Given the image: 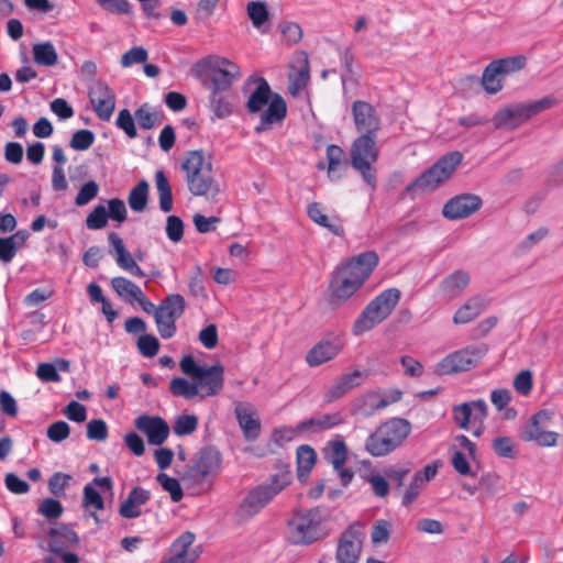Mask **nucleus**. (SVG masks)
<instances>
[{"label": "nucleus", "instance_id": "1", "mask_svg": "<svg viewBox=\"0 0 563 563\" xmlns=\"http://www.w3.org/2000/svg\"><path fill=\"white\" fill-rule=\"evenodd\" d=\"M276 473L269 478L251 489L236 509V516L241 520H247L257 515L273 498L285 489L292 479L289 466L282 461L276 463Z\"/></svg>", "mask_w": 563, "mask_h": 563}, {"label": "nucleus", "instance_id": "2", "mask_svg": "<svg viewBox=\"0 0 563 563\" xmlns=\"http://www.w3.org/2000/svg\"><path fill=\"white\" fill-rule=\"evenodd\" d=\"M249 81H255L258 85L246 101L247 111L257 113L268 106L261 115L260 124L255 126V132L262 133L286 118L287 104L280 95L272 92L268 82L263 77H250Z\"/></svg>", "mask_w": 563, "mask_h": 563}, {"label": "nucleus", "instance_id": "3", "mask_svg": "<svg viewBox=\"0 0 563 563\" xmlns=\"http://www.w3.org/2000/svg\"><path fill=\"white\" fill-rule=\"evenodd\" d=\"M191 74L210 92L231 91L241 77L240 67L224 57H205L191 67Z\"/></svg>", "mask_w": 563, "mask_h": 563}, {"label": "nucleus", "instance_id": "4", "mask_svg": "<svg viewBox=\"0 0 563 563\" xmlns=\"http://www.w3.org/2000/svg\"><path fill=\"white\" fill-rule=\"evenodd\" d=\"M329 533L319 507L297 511L288 520L287 540L294 545H310Z\"/></svg>", "mask_w": 563, "mask_h": 563}, {"label": "nucleus", "instance_id": "5", "mask_svg": "<svg viewBox=\"0 0 563 563\" xmlns=\"http://www.w3.org/2000/svg\"><path fill=\"white\" fill-rule=\"evenodd\" d=\"M463 155L452 151L441 156L430 168L406 186L405 191L411 197L437 189L449 180L462 163Z\"/></svg>", "mask_w": 563, "mask_h": 563}, {"label": "nucleus", "instance_id": "6", "mask_svg": "<svg viewBox=\"0 0 563 563\" xmlns=\"http://www.w3.org/2000/svg\"><path fill=\"white\" fill-rule=\"evenodd\" d=\"M556 99L547 96L528 103H517L498 110L493 117L496 129H516L530 120L532 117L552 108Z\"/></svg>", "mask_w": 563, "mask_h": 563}, {"label": "nucleus", "instance_id": "7", "mask_svg": "<svg viewBox=\"0 0 563 563\" xmlns=\"http://www.w3.org/2000/svg\"><path fill=\"white\" fill-rule=\"evenodd\" d=\"M222 454L214 445L201 448L195 455L192 464L186 470L183 479L191 485L211 484L212 478L220 472Z\"/></svg>", "mask_w": 563, "mask_h": 563}, {"label": "nucleus", "instance_id": "8", "mask_svg": "<svg viewBox=\"0 0 563 563\" xmlns=\"http://www.w3.org/2000/svg\"><path fill=\"white\" fill-rule=\"evenodd\" d=\"M350 154L353 168L362 175L366 184L374 187L376 176L372 165L378 156L376 134H361L352 143Z\"/></svg>", "mask_w": 563, "mask_h": 563}, {"label": "nucleus", "instance_id": "9", "mask_svg": "<svg viewBox=\"0 0 563 563\" xmlns=\"http://www.w3.org/2000/svg\"><path fill=\"white\" fill-rule=\"evenodd\" d=\"M487 352L488 347L484 343L466 346L443 357L435 365L434 371L438 375H452L470 371L483 360Z\"/></svg>", "mask_w": 563, "mask_h": 563}, {"label": "nucleus", "instance_id": "10", "mask_svg": "<svg viewBox=\"0 0 563 563\" xmlns=\"http://www.w3.org/2000/svg\"><path fill=\"white\" fill-rule=\"evenodd\" d=\"M186 307V300L180 294H170L161 300L155 309V323L163 339L176 334V320L184 314Z\"/></svg>", "mask_w": 563, "mask_h": 563}, {"label": "nucleus", "instance_id": "11", "mask_svg": "<svg viewBox=\"0 0 563 563\" xmlns=\"http://www.w3.org/2000/svg\"><path fill=\"white\" fill-rule=\"evenodd\" d=\"M526 66V57L521 55L500 58L490 62L483 71L482 86L489 95H495L503 89L504 76L521 70Z\"/></svg>", "mask_w": 563, "mask_h": 563}, {"label": "nucleus", "instance_id": "12", "mask_svg": "<svg viewBox=\"0 0 563 563\" xmlns=\"http://www.w3.org/2000/svg\"><path fill=\"white\" fill-rule=\"evenodd\" d=\"M551 421V412L540 410L522 427L520 438L525 442H536L540 446H554L559 434L554 431H547L545 427Z\"/></svg>", "mask_w": 563, "mask_h": 563}, {"label": "nucleus", "instance_id": "13", "mask_svg": "<svg viewBox=\"0 0 563 563\" xmlns=\"http://www.w3.org/2000/svg\"><path fill=\"white\" fill-rule=\"evenodd\" d=\"M363 539L364 526L358 521L344 530L336 547V562L357 563L362 551Z\"/></svg>", "mask_w": 563, "mask_h": 563}, {"label": "nucleus", "instance_id": "14", "mask_svg": "<svg viewBox=\"0 0 563 563\" xmlns=\"http://www.w3.org/2000/svg\"><path fill=\"white\" fill-rule=\"evenodd\" d=\"M387 318V290L382 291L371 300L358 318L354 321L352 331L361 335L383 322Z\"/></svg>", "mask_w": 563, "mask_h": 563}, {"label": "nucleus", "instance_id": "15", "mask_svg": "<svg viewBox=\"0 0 563 563\" xmlns=\"http://www.w3.org/2000/svg\"><path fill=\"white\" fill-rule=\"evenodd\" d=\"M377 263V254L373 251H367L351 257L336 267L361 287L369 277Z\"/></svg>", "mask_w": 563, "mask_h": 563}, {"label": "nucleus", "instance_id": "16", "mask_svg": "<svg viewBox=\"0 0 563 563\" xmlns=\"http://www.w3.org/2000/svg\"><path fill=\"white\" fill-rule=\"evenodd\" d=\"M487 416L488 407L483 399L463 402L452 407L453 421L460 429L465 431L471 429V424H483Z\"/></svg>", "mask_w": 563, "mask_h": 563}, {"label": "nucleus", "instance_id": "17", "mask_svg": "<svg viewBox=\"0 0 563 563\" xmlns=\"http://www.w3.org/2000/svg\"><path fill=\"white\" fill-rule=\"evenodd\" d=\"M88 97L97 117L109 121L115 109V95L103 81L95 82L88 91Z\"/></svg>", "mask_w": 563, "mask_h": 563}, {"label": "nucleus", "instance_id": "18", "mask_svg": "<svg viewBox=\"0 0 563 563\" xmlns=\"http://www.w3.org/2000/svg\"><path fill=\"white\" fill-rule=\"evenodd\" d=\"M482 205L483 201L479 196L462 194L451 198L444 203L442 214L449 220H460L478 211Z\"/></svg>", "mask_w": 563, "mask_h": 563}, {"label": "nucleus", "instance_id": "19", "mask_svg": "<svg viewBox=\"0 0 563 563\" xmlns=\"http://www.w3.org/2000/svg\"><path fill=\"white\" fill-rule=\"evenodd\" d=\"M194 380L197 384V394L201 400L206 397L217 396L224 385V367L220 363L210 367L206 366L202 374Z\"/></svg>", "mask_w": 563, "mask_h": 563}, {"label": "nucleus", "instance_id": "20", "mask_svg": "<svg viewBox=\"0 0 563 563\" xmlns=\"http://www.w3.org/2000/svg\"><path fill=\"white\" fill-rule=\"evenodd\" d=\"M134 424L152 445H162L170 432L168 423L158 416L142 415L135 419Z\"/></svg>", "mask_w": 563, "mask_h": 563}, {"label": "nucleus", "instance_id": "21", "mask_svg": "<svg viewBox=\"0 0 563 563\" xmlns=\"http://www.w3.org/2000/svg\"><path fill=\"white\" fill-rule=\"evenodd\" d=\"M355 128L360 134H376L380 128L376 109L368 102L356 100L352 104Z\"/></svg>", "mask_w": 563, "mask_h": 563}, {"label": "nucleus", "instance_id": "22", "mask_svg": "<svg viewBox=\"0 0 563 563\" xmlns=\"http://www.w3.org/2000/svg\"><path fill=\"white\" fill-rule=\"evenodd\" d=\"M329 289L330 305L338 307L353 296L360 289V286L335 267L331 275Z\"/></svg>", "mask_w": 563, "mask_h": 563}, {"label": "nucleus", "instance_id": "23", "mask_svg": "<svg viewBox=\"0 0 563 563\" xmlns=\"http://www.w3.org/2000/svg\"><path fill=\"white\" fill-rule=\"evenodd\" d=\"M234 413L246 441H255L261 433V421L250 402L238 401Z\"/></svg>", "mask_w": 563, "mask_h": 563}, {"label": "nucleus", "instance_id": "24", "mask_svg": "<svg viewBox=\"0 0 563 563\" xmlns=\"http://www.w3.org/2000/svg\"><path fill=\"white\" fill-rule=\"evenodd\" d=\"M366 377V374L360 369H355L352 373L343 374L339 379L325 391L324 401L332 404L338 399L345 396L352 389L362 385Z\"/></svg>", "mask_w": 563, "mask_h": 563}, {"label": "nucleus", "instance_id": "25", "mask_svg": "<svg viewBox=\"0 0 563 563\" xmlns=\"http://www.w3.org/2000/svg\"><path fill=\"white\" fill-rule=\"evenodd\" d=\"M342 347L343 344L339 338L320 341L307 353L306 361L311 367H317L334 358Z\"/></svg>", "mask_w": 563, "mask_h": 563}, {"label": "nucleus", "instance_id": "26", "mask_svg": "<svg viewBox=\"0 0 563 563\" xmlns=\"http://www.w3.org/2000/svg\"><path fill=\"white\" fill-rule=\"evenodd\" d=\"M211 168L212 165L208 162L207 169L197 173L194 178L186 175L188 189L194 196H207L209 194L214 196L219 192V187L211 175Z\"/></svg>", "mask_w": 563, "mask_h": 563}, {"label": "nucleus", "instance_id": "27", "mask_svg": "<svg viewBox=\"0 0 563 563\" xmlns=\"http://www.w3.org/2000/svg\"><path fill=\"white\" fill-rule=\"evenodd\" d=\"M151 499V492L136 486L133 487L128 498L121 504L119 514L125 519H134L141 516L140 507L145 505Z\"/></svg>", "mask_w": 563, "mask_h": 563}, {"label": "nucleus", "instance_id": "28", "mask_svg": "<svg viewBox=\"0 0 563 563\" xmlns=\"http://www.w3.org/2000/svg\"><path fill=\"white\" fill-rule=\"evenodd\" d=\"M48 536L51 538L48 542L51 552H60V549H67L79 543L78 534L67 525L51 528Z\"/></svg>", "mask_w": 563, "mask_h": 563}, {"label": "nucleus", "instance_id": "29", "mask_svg": "<svg viewBox=\"0 0 563 563\" xmlns=\"http://www.w3.org/2000/svg\"><path fill=\"white\" fill-rule=\"evenodd\" d=\"M342 422L343 418L340 412L324 413L301 421L297 426V430L299 432L317 433L323 430L334 428L341 424Z\"/></svg>", "mask_w": 563, "mask_h": 563}, {"label": "nucleus", "instance_id": "30", "mask_svg": "<svg viewBox=\"0 0 563 563\" xmlns=\"http://www.w3.org/2000/svg\"><path fill=\"white\" fill-rule=\"evenodd\" d=\"M297 60L300 66L296 71H291L289 74L288 85V91L294 97L298 96L303 89H306L310 79V66L307 53H298Z\"/></svg>", "mask_w": 563, "mask_h": 563}, {"label": "nucleus", "instance_id": "31", "mask_svg": "<svg viewBox=\"0 0 563 563\" xmlns=\"http://www.w3.org/2000/svg\"><path fill=\"white\" fill-rule=\"evenodd\" d=\"M471 283L468 272L459 269L448 275L440 284V290L449 299L457 298Z\"/></svg>", "mask_w": 563, "mask_h": 563}, {"label": "nucleus", "instance_id": "32", "mask_svg": "<svg viewBox=\"0 0 563 563\" xmlns=\"http://www.w3.org/2000/svg\"><path fill=\"white\" fill-rule=\"evenodd\" d=\"M307 214L311 221L319 224L322 228L328 229L331 233L342 238L344 235V228L339 217H332L331 219L323 213L321 205L319 202H311L307 207Z\"/></svg>", "mask_w": 563, "mask_h": 563}, {"label": "nucleus", "instance_id": "33", "mask_svg": "<svg viewBox=\"0 0 563 563\" xmlns=\"http://www.w3.org/2000/svg\"><path fill=\"white\" fill-rule=\"evenodd\" d=\"M324 459L332 464L334 470L344 466L347 457V446L341 435L330 440L322 450Z\"/></svg>", "mask_w": 563, "mask_h": 563}, {"label": "nucleus", "instance_id": "34", "mask_svg": "<svg viewBox=\"0 0 563 563\" xmlns=\"http://www.w3.org/2000/svg\"><path fill=\"white\" fill-rule=\"evenodd\" d=\"M486 300L481 296L470 298L463 306H461L453 317L455 324L468 323L477 318L486 308Z\"/></svg>", "mask_w": 563, "mask_h": 563}, {"label": "nucleus", "instance_id": "35", "mask_svg": "<svg viewBox=\"0 0 563 563\" xmlns=\"http://www.w3.org/2000/svg\"><path fill=\"white\" fill-rule=\"evenodd\" d=\"M209 109L212 112L211 119H224L233 112V95L231 91L210 92Z\"/></svg>", "mask_w": 563, "mask_h": 563}, {"label": "nucleus", "instance_id": "36", "mask_svg": "<svg viewBox=\"0 0 563 563\" xmlns=\"http://www.w3.org/2000/svg\"><path fill=\"white\" fill-rule=\"evenodd\" d=\"M411 422L405 418L389 419V452L397 449L411 433Z\"/></svg>", "mask_w": 563, "mask_h": 563}, {"label": "nucleus", "instance_id": "37", "mask_svg": "<svg viewBox=\"0 0 563 563\" xmlns=\"http://www.w3.org/2000/svg\"><path fill=\"white\" fill-rule=\"evenodd\" d=\"M317 461V453L310 445H300L297 449V477L305 483Z\"/></svg>", "mask_w": 563, "mask_h": 563}, {"label": "nucleus", "instance_id": "38", "mask_svg": "<svg viewBox=\"0 0 563 563\" xmlns=\"http://www.w3.org/2000/svg\"><path fill=\"white\" fill-rule=\"evenodd\" d=\"M32 53L34 62L40 66L52 67L58 62L56 48L49 41L34 44Z\"/></svg>", "mask_w": 563, "mask_h": 563}, {"label": "nucleus", "instance_id": "39", "mask_svg": "<svg viewBox=\"0 0 563 563\" xmlns=\"http://www.w3.org/2000/svg\"><path fill=\"white\" fill-rule=\"evenodd\" d=\"M108 241L112 250L115 252V263L123 271H128L134 265L135 260L124 246L123 240L114 232L108 234Z\"/></svg>", "mask_w": 563, "mask_h": 563}, {"label": "nucleus", "instance_id": "40", "mask_svg": "<svg viewBox=\"0 0 563 563\" xmlns=\"http://www.w3.org/2000/svg\"><path fill=\"white\" fill-rule=\"evenodd\" d=\"M156 188L159 197V208L163 212H169L173 209V192L167 177L163 170L155 173Z\"/></svg>", "mask_w": 563, "mask_h": 563}, {"label": "nucleus", "instance_id": "41", "mask_svg": "<svg viewBox=\"0 0 563 563\" xmlns=\"http://www.w3.org/2000/svg\"><path fill=\"white\" fill-rule=\"evenodd\" d=\"M148 200V183L141 180L133 187L129 194L128 202L130 208L135 212L145 210Z\"/></svg>", "mask_w": 563, "mask_h": 563}, {"label": "nucleus", "instance_id": "42", "mask_svg": "<svg viewBox=\"0 0 563 563\" xmlns=\"http://www.w3.org/2000/svg\"><path fill=\"white\" fill-rule=\"evenodd\" d=\"M386 422L382 423L376 432L371 434L366 441V450L374 456L387 454V431H385Z\"/></svg>", "mask_w": 563, "mask_h": 563}, {"label": "nucleus", "instance_id": "43", "mask_svg": "<svg viewBox=\"0 0 563 563\" xmlns=\"http://www.w3.org/2000/svg\"><path fill=\"white\" fill-rule=\"evenodd\" d=\"M385 407H387V397L376 391H369L363 397V404L360 407V412L365 417H369Z\"/></svg>", "mask_w": 563, "mask_h": 563}, {"label": "nucleus", "instance_id": "44", "mask_svg": "<svg viewBox=\"0 0 563 563\" xmlns=\"http://www.w3.org/2000/svg\"><path fill=\"white\" fill-rule=\"evenodd\" d=\"M181 169L190 178H194L197 173H201L207 169V163L205 161L202 151H189L187 157L181 165Z\"/></svg>", "mask_w": 563, "mask_h": 563}, {"label": "nucleus", "instance_id": "45", "mask_svg": "<svg viewBox=\"0 0 563 563\" xmlns=\"http://www.w3.org/2000/svg\"><path fill=\"white\" fill-rule=\"evenodd\" d=\"M169 391L177 397H184L185 399H192L197 394V384L195 380L188 382L183 377H175L169 383Z\"/></svg>", "mask_w": 563, "mask_h": 563}, {"label": "nucleus", "instance_id": "46", "mask_svg": "<svg viewBox=\"0 0 563 563\" xmlns=\"http://www.w3.org/2000/svg\"><path fill=\"white\" fill-rule=\"evenodd\" d=\"M134 118L137 120L139 125L144 130H151L162 122V118L158 117L156 111H152L147 103L140 106L135 110Z\"/></svg>", "mask_w": 563, "mask_h": 563}, {"label": "nucleus", "instance_id": "47", "mask_svg": "<svg viewBox=\"0 0 563 563\" xmlns=\"http://www.w3.org/2000/svg\"><path fill=\"white\" fill-rule=\"evenodd\" d=\"M156 481L161 484L165 492L169 493L170 499L174 503H178L183 499L184 492L177 478L170 477L165 473H159L156 476Z\"/></svg>", "mask_w": 563, "mask_h": 563}, {"label": "nucleus", "instance_id": "48", "mask_svg": "<svg viewBox=\"0 0 563 563\" xmlns=\"http://www.w3.org/2000/svg\"><path fill=\"white\" fill-rule=\"evenodd\" d=\"M246 12L253 25L257 29H260L269 18L267 5L262 1L249 2Z\"/></svg>", "mask_w": 563, "mask_h": 563}, {"label": "nucleus", "instance_id": "49", "mask_svg": "<svg viewBox=\"0 0 563 563\" xmlns=\"http://www.w3.org/2000/svg\"><path fill=\"white\" fill-rule=\"evenodd\" d=\"M198 428V418L195 415H180L176 418L173 431L178 437L189 435Z\"/></svg>", "mask_w": 563, "mask_h": 563}, {"label": "nucleus", "instance_id": "50", "mask_svg": "<svg viewBox=\"0 0 563 563\" xmlns=\"http://www.w3.org/2000/svg\"><path fill=\"white\" fill-rule=\"evenodd\" d=\"M494 452L505 459H515L517 450L514 440L510 437H497L492 442Z\"/></svg>", "mask_w": 563, "mask_h": 563}, {"label": "nucleus", "instance_id": "51", "mask_svg": "<svg viewBox=\"0 0 563 563\" xmlns=\"http://www.w3.org/2000/svg\"><path fill=\"white\" fill-rule=\"evenodd\" d=\"M108 224L107 209L102 205L96 206L86 218V227L89 230H101Z\"/></svg>", "mask_w": 563, "mask_h": 563}, {"label": "nucleus", "instance_id": "52", "mask_svg": "<svg viewBox=\"0 0 563 563\" xmlns=\"http://www.w3.org/2000/svg\"><path fill=\"white\" fill-rule=\"evenodd\" d=\"M95 133L90 130H78L76 131L69 142V146L75 151H86L95 142Z\"/></svg>", "mask_w": 563, "mask_h": 563}, {"label": "nucleus", "instance_id": "53", "mask_svg": "<svg viewBox=\"0 0 563 563\" xmlns=\"http://www.w3.org/2000/svg\"><path fill=\"white\" fill-rule=\"evenodd\" d=\"M328 158V173L331 176L332 173L341 165H347L345 152L339 145L331 144L327 147Z\"/></svg>", "mask_w": 563, "mask_h": 563}, {"label": "nucleus", "instance_id": "54", "mask_svg": "<svg viewBox=\"0 0 563 563\" xmlns=\"http://www.w3.org/2000/svg\"><path fill=\"white\" fill-rule=\"evenodd\" d=\"M137 349L145 357H154L159 350V341L152 334H143L137 339Z\"/></svg>", "mask_w": 563, "mask_h": 563}, {"label": "nucleus", "instance_id": "55", "mask_svg": "<svg viewBox=\"0 0 563 563\" xmlns=\"http://www.w3.org/2000/svg\"><path fill=\"white\" fill-rule=\"evenodd\" d=\"M71 476L62 472L54 473L48 479V490L56 497L65 496V489Z\"/></svg>", "mask_w": 563, "mask_h": 563}, {"label": "nucleus", "instance_id": "56", "mask_svg": "<svg viewBox=\"0 0 563 563\" xmlns=\"http://www.w3.org/2000/svg\"><path fill=\"white\" fill-rule=\"evenodd\" d=\"M423 486L424 485L422 484V475L420 472H417L413 475L409 484V487L405 490L402 495L401 504L406 507L410 506L419 496Z\"/></svg>", "mask_w": 563, "mask_h": 563}, {"label": "nucleus", "instance_id": "57", "mask_svg": "<svg viewBox=\"0 0 563 563\" xmlns=\"http://www.w3.org/2000/svg\"><path fill=\"white\" fill-rule=\"evenodd\" d=\"M165 230L167 238L172 242L178 243L184 236V221L178 216H168Z\"/></svg>", "mask_w": 563, "mask_h": 563}, {"label": "nucleus", "instance_id": "58", "mask_svg": "<svg viewBox=\"0 0 563 563\" xmlns=\"http://www.w3.org/2000/svg\"><path fill=\"white\" fill-rule=\"evenodd\" d=\"M115 124L119 129L123 130L130 139L137 136L134 118L128 109H122L119 112Z\"/></svg>", "mask_w": 563, "mask_h": 563}, {"label": "nucleus", "instance_id": "59", "mask_svg": "<svg viewBox=\"0 0 563 563\" xmlns=\"http://www.w3.org/2000/svg\"><path fill=\"white\" fill-rule=\"evenodd\" d=\"M108 219H112L119 223H122L128 218V210L125 203L120 198H112L108 200Z\"/></svg>", "mask_w": 563, "mask_h": 563}, {"label": "nucleus", "instance_id": "60", "mask_svg": "<svg viewBox=\"0 0 563 563\" xmlns=\"http://www.w3.org/2000/svg\"><path fill=\"white\" fill-rule=\"evenodd\" d=\"M148 57L147 51L142 46H134L121 57L122 67H131L133 64L144 63Z\"/></svg>", "mask_w": 563, "mask_h": 563}, {"label": "nucleus", "instance_id": "61", "mask_svg": "<svg viewBox=\"0 0 563 563\" xmlns=\"http://www.w3.org/2000/svg\"><path fill=\"white\" fill-rule=\"evenodd\" d=\"M87 438L95 441H104L108 438V426L102 419H93L87 424Z\"/></svg>", "mask_w": 563, "mask_h": 563}, {"label": "nucleus", "instance_id": "62", "mask_svg": "<svg viewBox=\"0 0 563 563\" xmlns=\"http://www.w3.org/2000/svg\"><path fill=\"white\" fill-rule=\"evenodd\" d=\"M98 191H99V186L95 180L87 181L79 189V192L75 198V203L79 207L87 205L95 197H97Z\"/></svg>", "mask_w": 563, "mask_h": 563}, {"label": "nucleus", "instance_id": "63", "mask_svg": "<svg viewBox=\"0 0 563 563\" xmlns=\"http://www.w3.org/2000/svg\"><path fill=\"white\" fill-rule=\"evenodd\" d=\"M70 433V428L67 422L59 420L52 423L46 431L47 438L56 443H59L67 439Z\"/></svg>", "mask_w": 563, "mask_h": 563}, {"label": "nucleus", "instance_id": "64", "mask_svg": "<svg viewBox=\"0 0 563 563\" xmlns=\"http://www.w3.org/2000/svg\"><path fill=\"white\" fill-rule=\"evenodd\" d=\"M533 387L532 373L528 369L521 371L514 379V388L522 396H528Z\"/></svg>", "mask_w": 563, "mask_h": 563}]
</instances>
